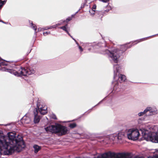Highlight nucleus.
I'll use <instances>...</instances> for the list:
<instances>
[{"instance_id":"f257e3e1","label":"nucleus","mask_w":158,"mask_h":158,"mask_svg":"<svg viewBox=\"0 0 158 158\" xmlns=\"http://www.w3.org/2000/svg\"><path fill=\"white\" fill-rule=\"evenodd\" d=\"M5 139L3 140L4 144L10 153V155L15 151L20 152L26 146L23 136L17 134L15 131L9 132L6 135H3L1 136Z\"/></svg>"},{"instance_id":"f03ea898","label":"nucleus","mask_w":158,"mask_h":158,"mask_svg":"<svg viewBox=\"0 0 158 158\" xmlns=\"http://www.w3.org/2000/svg\"><path fill=\"white\" fill-rule=\"evenodd\" d=\"M158 35V34L147 37L143 38L139 40H136L132 42L131 45L129 46H128V45L130 43L126 44L122 46L121 49L118 48L115 49L111 52H110V51L108 49L105 48L106 46L105 44L99 43L98 44L99 46H101L102 47V49L101 50L100 53L104 55L107 54L111 58L113 62L115 63H117L118 61V59L127 49L130 48L132 46L136 44L141 41L144 40L145 39H146L150 37Z\"/></svg>"},{"instance_id":"7ed1b4c3","label":"nucleus","mask_w":158,"mask_h":158,"mask_svg":"<svg viewBox=\"0 0 158 158\" xmlns=\"http://www.w3.org/2000/svg\"><path fill=\"white\" fill-rule=\"evenodd\" d=\"M6 61L9 62L2 59L0 57V70L7 72L17 77L28 76L34 74L35 72V70L30 67L24 68L20 66L15 65L14 68L16 69H7L5 67H2V66L7 65L5 62Z\"/></svg>"},{"instance_id":"20e7f679","label":"nucleus","mask_w":158,"mask_h":158,"mask_svg":"<svg viewBox=\"0 0 158 158\" xmlns=\"http://www.w3.org/2000/svg\"><path fill=\"white\" fill-rule=\"evenodd\" d=\"M47 132L52 133H57L59 136L65 135L69 132V130L65 126L58 123H55L54 125H50L45 128Z\"/></svg>"},{"instance_id":"39448f33","label":"nucleus","mask_w":158,"mask_h":158,"mask_svg":"<svg viewBox=\"0 0 158 158\" xmlns=\"http://www.w3.org/2000/svg\"><path fill=\"white\" fill-rule=\"evenodd\" d=\"M39 112L42 115H44L47 112V108L43 104L42 102L38 99L37 102L36 107L33 111L34 115V123L35 124L38 123L40 119V116L38 115Z\"/></svg>"},{"instance_id":"423d86ee","label":"nucleus","mask_w":158,"mask_h":158,"mask_svg":"<svg viewBox=\"0 0 158 158\" xmlns=\"http://www.w3.org/2000/svg\"><path fill=\"white\" fill-rule=\"evenodd\" d=\"M114 75L113 78L114 80H117L118 81H125L126 80V77L122 74H120V70L121 69V67L118 64H114L113 65Z\"/></svg>"},{"instance_id":"0eeeda50","label":"nucleus","mask_w":158,"mask_h":158,"mask_svg":"<svg viewBox=\"0 0 158 158\" xmlns=\"http://www.w3.org/2000/svg\"><path fill=\"white\" fill-rule=\"evenodd\" d=\"M142 133L144 139L147 141H150L153 143H158V131L152 132L148 134L143 131Z\"/></svg>"},{"instance_id":"6e6552de","label":"nucleus","mask_w":158,"mask_h":158,"mask_svg":"<svg viewBox=\"0 0 158 158\" xmlns=\"http://www.w3.org/2000/svg\"><path fill=\"white\" fill-rule=\"evenodd\" d=\"M128 132L127 134V138L133 141L137 140L140 135L139 130L137 129H129Z\"/></svg>"},{"instance_id":"1a4fd4ad","label":"nucleus","mask_w":158,"mask_h":158,"mask_svg":"<svg viewBox=\"0 0 158 158\" xmlns=\"http://www.w3.org/2000/svg\"><path fill=\"white\" fill-rule=\"evenodd\" d=\"M4 140L3 137L0 136V157L2 155H10V152L6 147L3 141Z\"/></svg>"},{"instance_id":"9d476101","label":"nucleus","mask_w":158,"mask_h":158,"mask_svg":"<svg viewBox=\"0 0 158 158\" xmlns=\"http://www.w3.org/2000/svg\"><path fill=\"white\" fill-rule=\"evenodd\" d=\"M125 136V134L123 132H120L118 133V134H113L110 136V138L112 140H115L118 142L121 143V141Z\"/></svg>"},{"instance_id":"9b49d317","label":"nucleus","mask_w":158,"mask_h":158,"mask_svg":"<svg viewBox=\"0 0 158 158\" xmlns=\"http://www.w3.org/2000/svg\"><path fill=\"white\" fill-rule=\"evenodd\" d=\"M113 85V89L112 92L113 94H115L120 91V88H119V84L120 83L119 82L114 80V81H113L112 82Z\"/></svg>"},{"instance_id":"f8f14e48","label":"nucleus","mask_w":158,"mask_h":158,"mask_svg":"<svg viewBox=\"0 0 158 158\" xmlns=\"http://www.w3.org/2000/svg\"><path fill=\"white\" fill-rule=\"evenodd\" d=\"M147 108H150L149 109L150 110L148 111H149L150 113V115H152V114H155L157 113V110L156 108H153L151 107H147Z\"/></svg>"},{"instance_id":"ddd939ff","label":"nucleus","mask_w":158,"mask_h":158,"mask_svg":"<svg viewBox=\"0 0 158 158\" xmlns=\"http://www.w3.org/2000/svg\"><path fill=\"white\" fill-rule=\"evenodd\" d=\"M107 97H105V98H104L103 99H102V100H101L97 104H96V105H95V106H94L91 109H89V110H88L87 111H86V112H85L84 114H83L82 116L81 117H82L83 115L84 114L86 113H87V114H89L90 112H91V110H92V109L94 107H95V106H98V105H99V104H101V103H102V102L103 101H104L106 99V98Z\"/></svg>"},{"instance_id":"4468645a","label":"nucleus","mask_w":158,"mask_h":158,"mask_svg":"<svg viewBox=\"0 0 158 158\" xmlns=\"http://www.w3.org/2000/svg\"><path fill=\"white\" fill-rule=\"evenodd\" d=\"M29 22L30 24L31 25V28H32L35 30V33H37L38 31H39V28H38V31H36L37 30V27L33 23L32 21L29 20Z\"/></svg>"},{"instance_id":"2eb2a0df","label":"nucleus","mask_w":158,"mask_h":158,"mask_svg":"<svg viewBox=\"0 0 158 158\" xmlns=\"http://www.w3.org/2000/svg\"><path fill=\"white\" fill-rule=\"evenodd\" d=\"M35 153H37L41 149V147L37 144H34L33 146Z\"/></svg>"},{"instance_id":"dca6fc26","label":"nucleus","mask_w":158,"mask_h":158,"mask_svg":"<svg viewBox=\"0 0 158 158\" xmlns=\"http://www.w3.org/2000/svg\"><path fill=\"white\" fill-rule=\"evenodd\" d=\"M150 108H147L146 109H145L144 111L143 112H141L139 113L138 114V115L139 116H143V114L147 113V112L150 109H149Z\"/></svg>"},{"instance_id":"f3484780","label":"nucleus","mask_w":158,"mask_h":158,"mask_svg":"<svg viewBox=\"0 0 158 158\" xmlns=\"http://www.w3.org/2000/svg\"><path fill=\"white\" fill-rule=\"evenodd\" d=\"M68 25L67 24H65V25L61 27H60V29L63 30L66 32H68V31L67 29V27H68Z\"/></svg>"},{"instance_id":"a211bd4d","label":"nucleus","mask_w":158,"mask_h":158,"mask_svg":"<svg viewBox=\"0 0 158 158\" xmlns=\"http://www.w3.org/2000/svg\"><path fill=\"white\" fill-rule=\"evenodd\" d=\"M77 125L76 123H70L69 125V127L71 129H73L77 127Z\"/></svg>"},{"instance_id":"6ab92c4d","label":"nucleus","mask_w":158,"mask_h":158,"mask_svg":"<svg viewBox=\"0 0 158 158\" xmlns=\"http://www.w3.org/2000/svg\"><path fill=\"white\" fill-rule=\"evenodd\" d=\"M96 5L95 4H94L92 8L91 11L93 12V13H91V15H94L95 14V10H94L96 9Z\"/></svg>"},{"instance_id":"aec40b11","label":"nucleus","mask_w":158,"mask_h":158,"mask_svg":"<svg viewBox=\"0 0 158 158\" xmlns=\"http://www.w3.org/2000/svg\"><path fill=\"white\" fill-rule=\"evenodd\" d=\"M65 22V20H60V21L58 23H57L56 24V27H57V26H60V25H62V24H63V23H64Z\"/></svg>"},{"instance_id":"412c9836","label":"nucleus","mask_w":158,"mask_h":158,"mask_svg":"<svg viewBox=\"0 0 158 158\" xmlns=\"http://www.w3.org/2000/svg\"><path fill=\"white\" fill-rule=\"evenodd\" d=\"M148 158H158V155L155 154V155H153L152 156L148 157Z\"/></svg>"},{"instance_id":"4be33fe9","label":"nucleus","mask_w":158,"mask_h":158,"mask_svg":"<svg viewBox=\"0 0 158 158\" xmlns=\"http://www.w3.org/2000/svg\"><path fill=\"white\" fill-rule=\"evenodd\" d=\"M96 14H97L98 15H99L100 16L102 14V12L101 11H97L95 12Z\"/></svg>"},{"instance_id":"5701e85b","label":"nucleus","mask_w":158,"mask_h":158,"mask_svg":"<svg viewBox=\"0 0 158 158\" xmlns=\"http://www.w3.org/2000/svg\"><path fill=\"white\" fill-rule=\"evenodd\" d=\"M72 19V17H69L68 18H67L66 20H65V21H66L67 22H68L70 20H71Z\"/></svg>"},{"instance_id":"b1692460","label":"nucleus","mask_w":158,"mask_h":158,"mask_svg":"<svg viewBox=\"0 0 158 158\" xmlns=\"http://www.w3.org/2000/svg\"><path fill=\"white\" fill-rule=\"evenodd\" d=\"M51 34V32L50 31H49V32L46 31V32H44L43 33V34L44 35V36H46L47 35L49 34Z\"/></svg>"},{"instance_id":"393cba45","label":"nucleus","mask_w":158,"mask_h":158,"mask_svg":"<svg viewBox=\"0 0 158 158\" xmlns=\"http://www.w3.org/2000/svg\"><path fill=\"white\" fill-rule=\"evenodd\" d=\"M49 27V29H51L52 28H56V24H55L54 25L51 26Z\"/></svg>"},{"instance_id":"a878e982","label":"nucleus","mask_w":158,"mask_h":158,"mask_svg":"<svg viewBox=\"0 0 158 158\" xmlns=\"http://www.w3.org/2000/svg\"><path fill=\"white\" fill-rule=\"evenodd\" d=\"M25 118L24 117H23L22 118L20 119V121L22 122L23 123H25Z\"/></svg>"},{"instance_id":"bb28decb","label":"nucleus","mask_w":158,"mask_h":158,"mask_svg":"<svg viewBox=\"0 0 158 158\" xmlns=\"http://www.w3.org/2000/svg\"><path fill=\"white\" fill-rule=\"evenodd\" d=\"M100 1L104 3H106L109 1V0H100Z\"/></svg>"},{"instance_id":"cd10ccee","label":"nucleus","mask_w":158,"mask_h":158,"mask_svg":"<svg viewBox=\"0 0 158 158\" xmlns=\"http://www.w3.org/2000/svg\"><path fill=\"white\" fill-rule=\"evenodd\" d=\"M52 118L54 119H57V118L55 114H52Z\"/></svg>"},{"instance_id":"c85d7f7f","label":"nucleus","mask_w":158,"mask_h":158,"mask_svg":"<svg viewBox=\"0 0 158 158\" xmlns=\"http://www.w3.org/2000/svg\"><path fill=\"white\" fill-rule=\"evenodd\" d=\"M78 48L79 49H80L81 52H82L83 51V49L82 48V47L80 46H79Z\"/></svg>"},{"instance_id":"c756f323","label":"nucleus","mask_w":158,"mask_h":158,"mask_svg":"<svg viewBox=\"0 0 158 158\" xmlns=\"http://www.w3.org/2000/svg\"><path fill=\"white\" fill-rule=\"evenodd\" d=\"M78 11H77V12H76V13H75V14H73V15H71V17H72V19L73 18V17H74V16H75V15H76V14H77V13H78Z\"/></svg>"},{"instance_id":"7c9ffc66","label":"nucleus","mask_w":158,"mask_h":158,"mask_svg":"<svg viewBox=\"0 0 158 158\" xmlns=\"http://www.w3.org/2000/svg\"><path fill=\"white\" fill-rule=\"evenodd\" d=\"M0 22H1L3 23H4V24H7L8 23V22H4L2 20H0Z\"/></svg>"},{"instance_id":"2f4dec72","label":"nucleus","mask_w":158,"mask_h":158,"mask_svg":"<svg viewBox=\"0 0 158 158\" xmlns=\"http://www.w3.org/2000/svg\"><path fill=\"white\" fill-rule=\"evenodd\" d=\"M155 152L156 153L155 154L158 155V148L156 149L155 150Z\"/></svg>"},{"instance_id":"473e14b6","label":"nucleus","mask_w":158,"mask_h":158,"mask_svg":"<svg viewBox=\"0 0 158 158\" xmlns=\"http://www.w3.org/2000/svg\"><path fill=\"white\" fill-rule=\"evenodd\" d=\"M84 6V5L83 4V5H82L81 6V7H80V8L79 9V10H78V11L79 10H80L82 8H83Z\"/></svg>"},{"instance_id":"72a5a7b5","label":"nucleus","mask_w":158,"mask_h":158,"mask_svg":"<svg viewBox=\"0 0 158 158\" xmlns=\"http://www.w3.org/2000/svg\"><path fill=\"white\" fill-rule=\"evenodd\" d=\"M49 27H45L44 28V30H47L48 29H49Z\"/></svg>"},{"instance_id":"f704fd0d","label":"nucleus","mask_w":158,"mask_h":158,"mask_svg":"<svg viewBox=\"0 0 158 158\" xmlns=\"http://www.w3.org/2000/svg\"><path fill=\"white\" fill-rule=\"evenodd\" d=\"M2 134H3V131H2L0 130V136L2 135H1Z\"/></svg>"},{"instance_id":"c9c22d12","label":"nucleus","mask_w":158,"mask_h":158,"mask_svg":"<svg viewBox=\"0 0 158 158\" xmlns=\"http://www.w3.org/2000/svg\"><path fill=\"white\" fill-rule=\"evenodd\" d=\"M66 33L69 35L71 38H72V36L69 33V31H68V32H66Z\"/></svg>"},{"instance_id":"e433bc0d","label":"nucleus","mask_w":158,"mask_h":158,"mask_svg":"<svg viewBox=\"0 0 158 158\" xmlns=\"http://www.w3.org/2000/svg\"><path fill=\"white\" fill-rule=\"evenodd\" d=\"M76 42V44L77 45V46H80L79 45V43H78V42L76 40V42Z\"/></svg>"},{"instance_id":"4c0bfd02","label":"nucleus","mask_w":158,"mask_h":158,"mask_svg":"<svg viewBox=\"0 0 158 158\" xmlns=\"http://www.w3.org/2000/svg\"><path fill=\"white\" fill-rule=\"evenodd\" d=\"M10 125V123H7V124H5L4 125L5 126H9Z\"/></svg>"},{"instance_id":"58836bf2","label":"nucleus","mask_w":158,"mask_h":158,"mask_svg":"<svg viewBox=\"0 0 158 158\" xmlns=\"http://www.w3.org/2000/svg\"><path fill=\"white\" fill-rule=\"evenodd\" d=\"M72 39L73 40H74L75 42H76V40L75 39H74V38L73 37H72Z\"/></svg>"},{"instance_id":"ea45409f","label":"nucleus","mask_w":158,"mask_h":158,"mask_svg":"<svg viewBox=\"0 0 158 158\" xmlns=\"http://www.w3.org/2000/svg\"><path fill=\"white\" fill-rule=\"evenodd\" d=\"M109 11V10H105V11H106V12H108V11Z\"/></svg>"},{"instance_id":"a19ab883","label":"nucleus","mask_w":158,"mask_h":158,"mask_svg":"<svg viewBox=\"0 0 158 158\" xmlns=\"http://www.w3.org/2000/svg\"><path fill=\"white\" fill-rule=\"evenodd\" d=\"M75 120H72V121H68V122H71V121H75Z\"/></svg>"},{"instance_id":"79ce46f5","label":"nucleus","mask_w":158,"mask_h":158,"mask_svg":"<svg viewBox=\"0 0 158 158\" xmlns=\"http://www.w3.org/2000/svg\"><path fill=\"white\" fill-rule=\"evenodd\" d=\"M89 12L91 14V13H93V12L91 10H89Z\"/></svg>"},{"instance_id":"37998d69","label":"nucleus","mask_w":158,"mask_h":158,"mask_svg":"<svg viewBox=\"0 0 158 158\" xmlns=\"http://www.w3.org/2000/svg\"><path fill=\"white\" fill-rule=\"evenodd\" d=\"M31 50H30V51L29 52H28V54H29V53L31 52Z\"/></svg>"}]
</instances>
